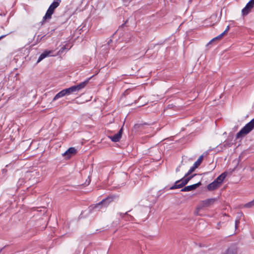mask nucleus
<instances>
[{"instance_id":"423d86ee","label":"nucleus","mask_w":254,"mask_h":254,"mask_svg":"<svg viewBox=\"0 0 254 254\" xmlns=\"http://www.w3.org/2000/svg\"><path fill=\"white\" fill-rule=\"evenodd\" d=\"M89 79H90V78L87 79L86 80H85L76 85H74V86H71L69 88H68L71 93L72 94L74 92H77L79 91L80 90H81L83 88H84L86 86L87 83H88Z\"/></svg>"},{"instance_id":"393cba45","label":"nucleus","mask_w":254,"mask_h":254,"mask_svg":"<svg viewBox=\"0 0 254 254\" xmlns=\"http://www.w3.org/2000/svg\"><path fill=\"white\" fill-rule=\"evenodd\" d=\"M230 145H231V144H230V143H228V144H227V142H225V144H224V145H225V146L227 145V146H230Z\"/></svg>"},{"instance_id":"dca6fc26","label":"nucleus","mask_w":254,"mask_h":254,"mask_svg":"<svg viewBox=\"0 0 254 254\" xmlns=\"http://www.w3.org/2000/svg\"><path fill=\"white\" fill-rule=\"evenodd\" d=\"M197 166H195V165H193L190 168L188 172L185 175V177L188 178L189 177V175L192 173L196 168H197Z\"/></svg>"},{"instance_id":"a211bd4d","label":"nucleus","mask_w":254,"mask_h":254,"mask_svg":"<svg viewBox=\"0 0 254 254\" xmlns=\"http://www.w3.org/2000/svg\"><path fill=\"white\" fill-rule=\"evenodd\" d=\"M254 205V199L245 204L244 206L247 208L252 207Z\"/></svg>"},{"instance_id":"4468645a","label":"nucleus","mask_w":254,"mask_h":254,"mask_svg":"<svg viewBox=\"0 0 254 254\" xmlns=\"http://www.w3.org/2000/svg\"><path fill=\"white\" fill-rule=\"evenodd\" d=\"M110 198H107L106 199H103L102 201L98 203L96 205V207H99L100 205H104L105 206H107L110 202L111 201Z\"/></svg>"},{"instance_id":"5701e85b","label":"nucleus","mask_w":254,"mask_h":254,"mask_svg":"<svg viewBox=\"0 0 254 254\" xmlns=\"http://www.w3.org/2000/svg\"><path fill=\"white\" fill-rule=\"evenodd\" d=\"M229 26H228L226 28V29H225V30L224 31V32H225V33H226L229 30Z\"/></svg>"},{"instance_id":"6e6552de","label":"nucleus","mask_w":254,"mask_h":254,"mask_svg":"<svg viewBox=\"0 0 254 254\" xmlns=\"http://www.w3.org/2000/svg\"><path fill=\"white\" fill-rule=\"evenodd\" d=\"M54 53H55L54 50H46V51H45L39 56V57L38 59V61H37V63L40 62L42 60H43L44 59L46 58V57H48L49 56H56V55L54 54Z\"/></svg>"},{"instance_id":"7ed1b4c3","label":"nucleus","mask_w":254,"mask_h":254,"mask_svg":"<svg viewBox=\"0 0 254 254\" xmlns=\"http://www.w3.org/2000/svg\"><path fill=\"white\" fill-rule=\"evenodd\" d=\"M60 0L54 1L49 6L45 16L43 18V21L49 20L51 18L52 15L53 14L55 9L59 5Z\"/></svg>"},{"instance_id":"4be33fe9","label":"nucleus","mask_w":254,"mask_h":254,"mask_svg":"<svg viewBox=\"0 0 254 254\" xmlns=\"http://www.w3.org/2000/svg\"><path fill=\"white\" fill-rule=\"evenodd\" d=\"M240 223V220L239 219H237L235 220V228H237L239 224Z\"/></svg>"},{"instance_id":"aec40b11","label":"nucleus","mask_w":254,"mask_h":254,"mask_svg":"<svg viewBox=\"0 0 254 254\" xmlns=\"http://www.w3.org/2000/svg\"><path fill=\"white\" fill-rule=\"evenodd\" d=\"M222 38L221 37V36H220V35H219L218 36L216 37L215 38H213V39H212L208 43V44H211V43H212L213 41H214L215 40H217V39H221Z\"/></svg>"},{"instance_id":"0eeeda50","label":"nucleus","mask_w":254,"mask_h":254,"mask_svg":"<svg viewBox=\"0 0 254 254\" xmlns=\"http://www.w3.org/2000/svg\"><path fill=\"white\" fill-rule=\"evenodd\" d=\"M254 6V0H250L246 4L245 7L242 10L243 15H247L248 14Z\"/></svg>"},{"instance_id":"a878e982","label":"nucleus","mask_w":254,"mask_h":254,"mask_svg":"<svg viewBox=\"0 0 254 254\" xmlns=\"http://www.w3.org/2000/svg\"><path fill=\"white\" fill-rule=\"evenodd\" d=\"M179 168H180V167H178V168H177L176 170V172H179L180 171V169Z\"/></svg>"},{"instance_id":"20e7f679","label":"nucleus","mask_w":254,"mask_h":254,"mask_svg":"<svg viewBox=\"0 0 254 254\" xmlns=\"http://www.w3.org/2000/svg\"><path fill=\"white\" fill-rule=\"evenodd\" d=\"M196 174L190 175L188 178L184 177L182 179L177 181L174 186L170 188L171 190H174L176 189H180L183 188L186 184L188 183L190 180Z\"/></svg>"},{"instance_id":"f257e3e1","label":"nucleus","mask_w":254,"mask_h":254,"mask_svg":"<svg viewBox=\"0 0 254 254\" xmlns=\"http://www.w3.org/2000/svg\"><path fill=\"white\" fill-rule=\"evenodd\" d=\"M227 175V173L226 172L222 173L213 182L207 186V190L209 191H212L219 188Z\"/></svg>"},{"instance_id":"9b49d317","label":"nucleus","mask_w":254,"mask_h":254,"mask_svg":"<svg viewBox=\"0 0 254 254\" xmlns=\"http://www.w3.org/2000/svg\"><path fill=\"white\" fill-rule=\"evenodd\" d=\"M201 185V183L199 182L198 183L188 186L184 187L181 190L182 191H190L191 190H195L198 187H199Z\"/></svg>"},{"instance_id":"412c9836","label":"nucleus","mask_w":254,"mask_h":254,"mask_svg":"<svg viewBox=\"0 0 254 254\" xmlns=\"http://www.w3.org/2000/svg\"><path fill=\"white\" fill-rule=\"evenodd\" d=\"M64 90L66 95H69L71 94L68 88L64 89Z\"/></svg>"},{"instance_id":"bb28decb","label":"nucleus","mask_w":254,"mask_h":254,"mask_svg":"<svg viewBox=\"0 0 254 254\" xmlns=\"http://www.w3.org/2000/svg\"><path fill=\"white\" fill-rule=\"evenodd\" d=\"M5 36H6V35L1 36L0 37V40L2 38H4Z\"/></svg>"},{"instance_id":"1a4fd4ad","label":"nucleus","mask_w":254,"mask_h":254,"mask_svg":"<svg viewBox=\"0 0 254 254\" xmlns=\"http://www.w3.org/2000/svg\"><path fill=\"white\" fill-rule=\"evenodd\" d=\"M123 133V129L121 128L120 130L118 131V133L115 134L114 135L109 136V137L111 140L113 142H118L120 140V139L121 138L122 135Z\"/></svg>"},{"instance_id":"cd10ccee","label":"nucleus","mask_w":254,"mask_h":254,"mask_svg":"<svg viewBox=\"0 0 254 254\" xmlns=\"http://www.w3.org/2000/svg\"><path fill=\"white\" fill-rule=\"evenodd\" d=\"M1 250H2V249H0V253H1Z\"/></svg>"},{"instance_id":"f3484780","label":"nucleus","mask_w":254,"mask_h":254,"mask_svg":"<svg viewBox=\"0 0 254 254\" xmlns=\"http://www.w3.org/2000/svg\"><path fill=\"white\" fill-rule=\"evenodd\" d=\"M203 155H200L199 157V158H198L197 161H195L194 162V163L193 164L194 165H195V166H197L198 167L200 165V164H201V163L203 160Z\"/></svg>"},{"instance_id":"b1692460","label":"nucleus","mask_w":254,"mask_h":254,"mask_svg":"<svg viewBox=\"0 0 254 254\" xmlns=\"http://www.w3.org/2000/svg\"><path fill=\"white\" fill-rule=\"evenodd\" d=\"M225 32L224 31L223 33L220 34V36H221V37L222 38L224 36V35H225Z\"/></svg>"},{"instance_id":"6ab92c4d","label":"nucleus","mask_w":254,"mask_h":254,"mask_svg":"<svg viewBox=\"0 0 254 254\" xmlns=\"http://www.w3.org/2000/svg\"><path fill=\"white\" fill-rule=\"evenodd\" d=\"M65 50H66V48L65 46H64L57 53V54H55L56 56L60 55Z\"/></svg>"},{"instance_id":"2eb2a0df","label":"nucleus","mask_w":254,"mask_h":254,"mask_svg":"<svg viewBox=\"0 0 254 254\" xmlns=\"http://www.w3.org/2000/svg\"><path fill=\"white\" fill-rule=\"evenodd\" d=\"M120 215L123 218H125L127 220H130V219H133L132 216L127 214V212L124 214L120 213Z\"/></svg>"},{"instance_id":"ddd939ff","label":"nucleus","mask_w":254,"mask_h":254,"mask_svg":"<svg viewBox=\"0 0 254 254\" xmlns=\"http://www.w3.org/2000/svg\"><path fill=\"white\" fill-rule=\"evenodd\" d=\"M65 96H66V95H65L64 89H63L55 95V96L54 97V98L53 99V101H56V100H58V99L63 97Z\"/></svg>"},{"instance_id":"9d476101","label":"nucleus","mask_w":254,"mask_h":254,"mask_svg":"<svg viewBox=\"0 0 254 254\" xmlns=\"http://www.w3.org/2000/svg\"><path fill=\"white\" fill-rule=\"evenodd\" d=\"M223 254H238V248L236 246L232 245Z\"/></svg>"},{"instance_id":"f03ea898","label":"nucleus","mask_w":254,"mask_h":254,"mask_svg":"<svg viewBox=\"0 0 254 254\" xmlns=\"http://www.w3.org/2000/svg\"><path fill=\"white\" fill-rule=\"evenodd\" d=\"M254 128V118L249 123L246 125L237 133V138L243 136L249 133Z\"/></svg>"},{"instance_id":"39448f33","label":"nucleus","mask_w":254,"mask_h":254,"mask_svg":"<svg viewBox=\"0 0 254 254\" xmlns=\"http://www.w3.org/2000/svg\"><path fill=\"white\" fill-rule=\"evenodd\" d=\"M216 200V198H208L204 200H201L199 202L198 205L197 206L196 210L198 211L204 207H209L214 204Z\"/></svg>"},{"instance_id":"f8f14e48","label":"nucleus","mask_w":254,"mask_h":254,"mask_svg":"<svg viewBox=\"0 0 254 254\" xmlns=\"http://www.w3.org/2000/svg\"><path fill=\"white\" fill-rule=\"evenodd\" d=\"M76 153V149L74 147H70L64 153L63 156H66L67 158H69L71 155Z\"/></svg>"}]
</instances>
